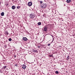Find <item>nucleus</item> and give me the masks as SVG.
<instances>
[{"label": "nucleus", "mask_w": 75, "mask_h": 75, "mask_svg": "<svg viewBox=\"0 0 75 75\" xmlns=\"http://www.w3.org/2000/svg\"><path fill=\"white\" fill-rule=\"evenodd\" d=\"M47 5L46 3H44L41 5V8H46V7H47Z\"/></svg>", "instance_id": "1"}, {"label": "nucleus", "mask_w": 75, "mask_h": 75, "mask_svg": "<svg viewBox=\"0 0 75 75\" xmlns=\"http://www.w3.org/2000/svg\"><path fill=\"white\" fill-rule=\"evenodd\" d=\"M30 17L31 18H34L35 17V15L34 14H30Z\"/></svg>", "instance_id": "2"}, {"label": "nucleus", "mask_w": 75, "mask_h": 75, "mask_svg": "<svg viewBox=\"0 0 75 75\" xmlns=\"http://www.w3.org/2000/svg\"><path fill=\"white\" fill-rule=\"evenodd\" d=\"M47 29L48 28L47 27L45 26L44 27L43 31H45V32H46V31H47Z\"/></svg>", "instance_id": "3"}, {"label": "nucleus", "mask_w": 75, "mask_h": 75, "mask_svg": "<svg viewBox=\"0 0 75 75\" xmlns=\"http://www.w3.org/2000/svg\"><path fill=\"white\" fill-rule=\"evenodd\" d=\"M28 6L30 7V6H32L33 3H32V2H29L28 3Z\"/></svg>", "instance_id": "4"}, {"label": "nucleus", "mask_w": 75, "mask_h": 75, "mask_svg": "<svg viewBox=\"0 0 75 75\" xmlns=\"http://www.w3.org/2000/svg\"><path fill=\"white\" fill-rule=\"evenodd\" d=\"M22 68L23 69H26V66L23 64L22 66Z\"/></svg>", "instance_id": "5"}, {"label": "nucleus", "mask_w": 75, "mask_h": 75, "mask_svg": "<svg viewBox=\"0 0 75 75\" xmlns=\"http://www.w3.org/2000/svg\"><path fill=\"white\" fill-rule=\"evenodd\" d=\"M33 51L34 52H38V51L37 50H34V49H33Z\"/></svg>", "instance_id": "6"}, {"label": "nucleus", "mask_w": 75, "mask_h": 75, "mask_svg": "<svg viewBox=\"0 0 75 75\" xmlns=\"http://www.w3.org/2000/svg\"><path fill=\"white\" fill-rule=\"evenodd\" d=\"M67 3H69L71 2V0H67Z\"/></svg>", "instance_id": "7"}, {"label": "nucleus", "mask_w": 75, "mask_h": 75, "mask_svg": "<svg viewBox=\"0 0 75 75\" xmlns=\"http://www.w3.org/2000/svg\"><path fill=\"white\" fill-rule=\"evenodd\" d=\"M12 8L13 10L15 9L16 8V6H12Z\"/></svg>", "instance_id": "8"}, {"label": "nucleus", "mask_w": 75, "mask_h": 75, "mask_svg": "<svg viewBox=\"0 0 75 75\" xmlns=\"http://www.w3.org/2000/svg\"><path fill=\"white\" fill-rule=\"evenodd\" d=\"M37 24H38V25H41V22H38L37 23Z\"/></svg>", "instance_id": "9"}, {"label": "nucleus", "mask_w": 75, "mask_h": 75, "mask_svg": "<svg viewBox=\"0 0 75 75\" xmlns=\"http://www.w3.org/2000/svg\"><path fill=\"white\" fill-rule=\"evenodd\" d=\"M23 40L24 41H27V38H23Z\"/></svg>", "instance_id": "10"}, {"label": "nucleus", "mask_w": 75, "mask_h": 75, "mask_svg": "<svg viewBox=\"0 0 75 75\" xmlns=\"http://www.w3.org/2000/svg\"><path fill=\"white\" fill-rule=\"evenodd\" d=\"M4 12H2L1 13V16H4Z\"/></svg>", "instance_id": "11"}, {"label": "nucleus", "mask_w": 75, "mask_h": 75, "mask_svg": "<svg viewBox=\"0 0 75 75\" xmlns=\"http://www.w3.org/2000/svg\"><path fill=\"white\" fill-rule=\"evenodd\" d=\"M50 25L48 24V25H46V26H45L47 27V28H48V27H50Z\"/></svg>", "instance_id": "12"}, {"label": "nucleus", "mask_w": 75, "mask_h": 75, "mask_svg": "<svg viewBox=\"0 0 75 75\" xmlns=\"http://www.w3.org/2000/svg\"><path fill=\"white\" fill-rule=\"evenodd\" d=\"M5 5L7 7H8V3H5Z\"/></svg>", "instance_id": "13"}, {"label": "nucleus", "mask_w": 75, "mask_h": 75, "mask_svg": "<svg viewBox=\"0 0 75 75\" xmlns=\"http://www.w3.org/2000/svg\"><path fill=\"white\" fill-rule=\"evenodd\" d=\"M5 34L6 35H8V32H7V31H6L5 32Z\"/></svg>", "instance_id": "14"}, {"label": "nucleus", "mask_w": 75, "mask_h": 75, "mask_svg": "<svg viewBox=\"0 0 75 75\" xmlns=\"http://www.w3.org/2000/svg\"><path fill=\"white\" fill-rule=\"evenodd\" d=\"M4 69H7V66H4Z\"/></svg>", "instance_id": "15"}, {"label": "nucleus", "mask_w": 75, "mask_h": 75, "mask_svg": "<svg viewBox=\"0 0 75 75\" xmlns=\"http://www.w3.org/2000/svg\"><path fill=\"white\" fill-rule=\"evenodd\" d=\"M67 60H68V59H69V56H68L67 58Z\"/></svg>", "instance_id": "16"}, {"label": "nucleus", "mask_w": 75, "mask_h": 75, "mask_svg": "<svg viewBox=\"0 0 75 75\" xmlns=\"http://www.w3.org/2000/svg\"><path fill=\"white\" fill-rule=\"evenodd\" d=\"M8 40L9 41H11L12 40H11V38H10Z\"/></svg>", "instance_id": "17"}, {"label": "nucleus", "mask_w": 75, "mask_h": 75, "mask_svg": "<svg viewBox=\"0 0 75 75\" xmlns=\"http://www.w3.org/2000/svg\"><path fill=\"white\" fill-rule=\"evenodd\" d=\"M56 73L57 74H58V73H59V72L58 71H56Z\"/></svg>", "instance_id": "18"}, {"label": "nucleus", "mask_w": 75, "mask_h": 75, "mask_svg": "<svg viewBox=\"0 0 75 75\" xmlns=\"http://www.w3.org/2000/svg\"><path fill=\"white\" fill-rule=\"evenodd\" d=\"M20 8V6H17V8H18V9H19V8Z\"/></svg>", "instance_id": "19"}, {"label": "nucleus", "mask_w": 75, "mask_h": 75, "mask_svg": "<svg viewBox=\"0 0 75 75\" xmlns=\"http://www.w3.org/2000/svg\"><path fill=\"white\" fill-rule=\"evenodd\" d=\"M39 1L41 4H42V1Z\"/></svg>", "instance_id": "20"}, {"label": "nucleus", "mask_w": 75, "mask_h": 75, "mask_svg": "<svg viewBox=\"0 0 75 75\" xmlns=\"http://www.w3.org/2000/svg\"><path fill=\"white\" fill-rule=\"evenodd\" d=\"M49 57H52V55H50L49 56Z\"/></svg>", "instance_id": "21"}, {"label": "nucleus", "mask_w": 75, "mask_h": 75, "mask_svg": "<svg viewBox=\"0 0 75 75\" xmlns=\"http://www.w3.org/2000/svg\"><path fill=\"white\" fill-rule=\"evenodd\" d=\"M15 67H17V64H15Z\"/></svg>", "instance_id": "22"}, {"label": "nucleus", "mask_w": 75, "mask_h": 75, "mask_svg": "<svg viewBox=\"0 0 75 75\" xmlns=\"http://www.w3.org/2000/svg\"><path fill=\"white\" fill-rule=\"evenodd\" d=\"M51 45L50 44H49L47 45H48V46H50V45Z\"/></svg>", "instance_id": "23"}, {"label": "nucleus", "mask_w": 75, "mask_h": 75, "mask_svg": "<svg viewBox=\"0 0 75 75\" xmlns=\"http://www.w3.org/2000/svg\"><path fill=\"white\" fill-rule=\"evenodd\" d=\"M54 38H53V40H52V42H53V41H54Z\"/></svg>", "instance_id": "24"}, {"label": "nucleus", "mask_w": 75, "mask_h": 75, "mask_svg": "<svg viewBox=\"0 0 75 75\" xmlns=\"http://www.w3.org/2000/svg\"><path fill=\"white\" fill-rule=\"evenodd\" d=\"M38 48H40V46H38Z\"/></svg>", "instance_id": "25"}, {"label": "nucleus", "mask_w": 75, "mask_h": 75, "mask_svg": "<svg viewBox=\"0 0 75 75\" xmlns=\"http://www.w3.org/2000/svg\"><path fill=\"white\" fill-rule=\"evenodd\" d=\"M14 58H16V55H14Z\"/></svg>", "instance_id": "26"}, {"label": "nucleus", "mask_w": 75, "mask_h": 75, "mask_svg": "<svg viewBox=\"0 0 75 75\" xmlns=\"http://www.w3.org/2000/svg\"><path fill=\"white\" fill-rule=\"evenodd\" d=\"M0 4H1V2H0Z\"/></svg>", "instance_id": "27"}]
</instances>
